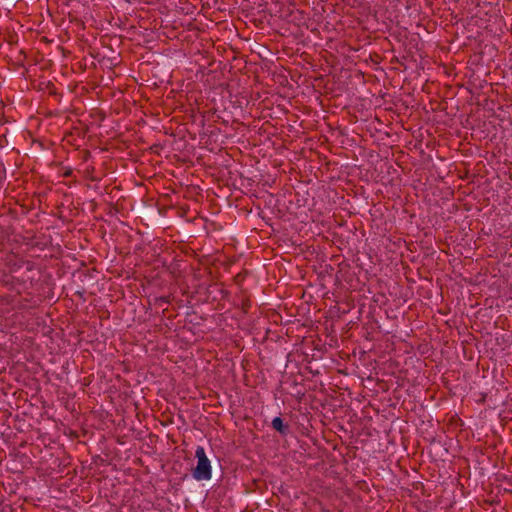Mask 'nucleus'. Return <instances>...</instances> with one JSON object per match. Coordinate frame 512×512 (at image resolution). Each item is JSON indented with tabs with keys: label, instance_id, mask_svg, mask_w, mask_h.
<instances>
[{
	"label": "nucleus",
	"instance_id": "obj_2",
	"mask_svg": "<svg viewBox=\"0 0 512 512\" xmlns=\"http://www.w3.org/2000/svg\"><path fill=\"white\" fill-rule=\"evenodd\" d=\"M272 427L280 433H284L286 429L283 420L280 417H275L272 420Z\"/></svg>",
	"mask_w": 512,
	"mask_h": 512
},
{
	"label": "nucleus",
	"instance_id": "obj_1",
	"mask_svg": "<svg viewBox=\"0 0 512 512\" xmlns=\"http://www.w3.org/2000/svg\"><path fill=\"white\" fill-rule=\"evenodd\" d=\"M195 457L197 459V465L192 470L193 478L197 481L210 480L212 477V467L204 447L198 446L196 448Z\"/></svg>",
	"mask_w": 512,
	"mask_h": 512
}]
</instances>
